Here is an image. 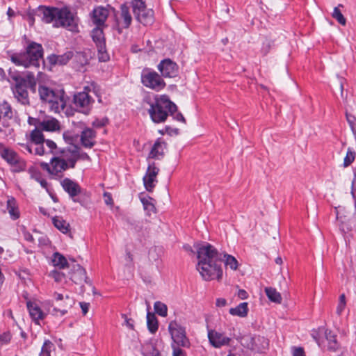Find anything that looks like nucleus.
I'll list each match as a JSON object with an SVG mask.
<instances>
[{"instance_id":"obj_38","label":"nucleus","mask_w":356,"mask_h":356,"mask_svg":"<svg viewBox=\"0 0 356 356\" xmlns=\"http://www.w3.org/2000/svg\"><path fill=\"white\" fill-rule=\"evenodd\" d=\"M339 7H343L342 4H339L338 6L334 8L332 16L340 24L345 26L346 24V19L339 10Z\"/></svg>"},{"instance_id":"obj_41","label":"nucleus","mask_w":356,"mask_h":356,"mask_svg":"<svg viewBox=\"0 0 356 356\" xmlns=\"http://www.w3.org/2000/svg\"><path fill=\"white\" fill-rule=\"evenodd\" d=\"M72 59L81 67L88 63L87 56L83 52L76 51L75 54L73 53V58Z\"/></svg>"},{"instance_id":"obj_44","label":"nucleus","mask_w":356,"mask_h":356,"mask_svg":"<svg viewBox=\"0 0 356 356\" xmlns=\"http://www.w3.org/2000/svg\"><path fill=\"white\" fill-rule=\"evenodd\" d=\"M341 207H339L338 208H336V211H337V219H340L341 220V225H340V229L343 232V233H346L349 231H350L352 229V227L351 226H349L347 222L345 221V220H343L342 219V216H339V210L340 209Z\"/></svg>"},{"instance_id":"obj_8","label":"nucleus","mask_w":356,"mask_h":356,"mask_svg":"<svg viewBox=\"0 0 356 356\" xmlns=\"http://www.w3.org/2000/svg\"><path fill=\"white\" fill-rule=\"evenodd\" d=\"M9 76L15 82V86L12 88L15 97L24 105L29 104L27 86L25 85V80L22 78V76L11 72H9Z\"/></svg>"},{"instance_id":"obj_5","label":"nucleus","mask_w":356,"mask_h":356,"mask_svg":"<svg viewBox=\"0 0 356 356\" xmlns=\"http://www.w3.org/2000/svg\"><path fill=\"white\" fill-rule=\"evenodd\" d=\"M38 93L41 102L49 106L51 111L59 113L66 106L63 90H54L45 83H39Z\"/></svg>"},{"instance_id":"obj_9","label":"nucleus","mask_w":356,"mask_h":356,"mask_svg":"<svg viewBox=\"0 0 356 356\" xmlns=\"http://www.w3.org/2000/svg\"><path fill=\"white\" fill-rule=\"evenodd\" d=\"M236 339L244 348L257 352L262 351L268 346L267 339L261 336H253L251 334L238 337Z\"/></svg>"},{"instance_id":"obj_11","label":"nucleus","mask_w":356,"mask_h":356,"mask_svg":"<svg viewBox=\"0 0 356 356\" xmlns=\"http://www.w3.org/2000/svg\"><path fill=\"white\" fill-rule=\"evenodd\" d=\"M168 330L172 339L177 345V347H190V341L186 337L185 327L177 323L175 321H171L168 325Z\"/></svg>"},{"instance_id":"obj_16","label":"nucleus","mask_w":356,"mask_h":356,"mask_svg":"<svg viewBox=\"0 0 356 356\" xmlns=\"http://www.w3.org/2000/svg\"><path fill=\"white\" fill-rule=\"evenodd\" d=\"M60 184L63 190L73 199V201L77 202L74 197L81 193V186L76 182L69 178L63 179L60 181Z\"/></svg>"},{"instance_id":"obj_52","label":"nucleus","mask_w":356,"mask_h":356,"mask_svg":"<svg viewBox=\"0 0 356 356\" xmlns=\"http://www.w3.org/2000/svg\"><path fill=\"white\" fill-rule=\"evenodd\" d=\"M346 117L352 131L356 129V118L347 112L346 113Z\"/></svg>"},{"instance_id":"obj_36","label":"nucleus","mask_w":356,"mask_h":356,"mask_svg":"<svg viewBox=\"0 0 356 356\" xmlns=\"http://www.w3.org/2000/svg\"><path fill=\"white\" fill-rule=\"evenodd\" d=\"M99 61L106 62L109 60V55L106 51V42L96 44Z\"/></svg>"},{"instance_id":"obj_10","label":"nucleus","mask_w":356,"mask_h":356,"mask_svg":"<svg viewBox=\"0 0 356 356\" xmlns=\"http://www.w3.org/2000/svg\"><path fill=\"white\" fill-rule=\"evenodd\" d=\"M90 86H86L84 90L74 95L73 104L81 113L88 115L91 111L94 99L89 95Z\"/></svg>"},{"instance_id":"obj_20","label":"nucleus","mask_w":356,"mask_h":356,"mask_svg":"<svg viewBox=\"0 0 356 356\" xmlns=\"http://www.w3.org/2000/svg\"><path fill=\"white\" fill-rule=\"evenodd\" d=\"M96 133L90 128L85 129L81 134V143L86 148H92L96 143Z\"/></svg>"},{"instance_id":"obj_37","label":"nucleus","mask_w":356,"mask_h":356,"mask_svg":"<svg viewBox=\"0 0 356 356\" xmlns=\"http://www.w3.org/2000/svg\"><path fill=\"white\" fill-rule=\"evenodd\" d=\"M143 350L145 356H162L159 350L151 343H146L143 346Z\"/></svg>"},{"instance_id":"obj_31","label":"nucleus","mask_w":356,"mask_h":356,"mask_svg":"<svg viewBox=\"0 0 356 356\" xmlns=\"http://www.w3.org/2000/svg\"><path fill=\"white\" fill-rule=\"evenodd\" d=\"M91 36L95 44L104 43L105 38L103 32V26H96L91 32Z\"/></svg>"},{"instance_id":"obj_21","label":"nucleus","mask_w":356,"mask_h":356,"mask_svg":"<svg viewBox=\"0 0 356 356\" xmlns=\"http://www.w3.org/2000/svg\"><path fill=\"white\" fill-rule=\"evenodd\" d=\"M0 156L10 165L15 164L20 157L12 149L6 147L3 143H0Z\"/></svg>"},{"instance_id":"obj_4","label":"nucleus","mask_w":356,"mask_h":356,"mask_svg":"<svg viewBox=\"0 0 356 356\" xmlns=\"http://www.w3.org/2000/svg\"><path fill=\"white\" fill-rule=\"evenodd\" d=\"M149 105L148 113L154 123L164 122L169 115L177 112V105L171 102L167 95L156 96L154 102L147 100Z\"/></svg>"},{"instance_id":"obj_48","label":"nucleus","mask_w":356,"mask_h":356,"mask_svg":"<svg viewBox=\"0 0 356 356\" xmlns=\"http://www.w3.org/2000/svg\"><path fill=\"white\" fill-rule=\"evenodd\" d=\"M159 172V169L155 165L154 163H152L149 164L145 175L156 179Z\"/></svg>"},{"instance_id":"obj_30","label":"nucleus","mask_w":356,"mask_h":356,"mask_svg":"<svg viewBox=\"0 0 356 356\" xmlns=\"http://www.w3.org/2000/svg\"><path fill=\"white\" fill-rule=\"evenodd\" d=\"M247 302L240 303L236 307L229 309V314L232 316H237L240 317H245L248 312V306Z\"/></svg>"},{"instance_id":"obj_40","label":"nucleus","mask_w":356,"mask_h":356,"mask_svg":"<svg viewBox=\"0 0 356 356\" xmlns=\"http://www.w3.org/2000/svg\"><path fill=\"white\" fill-rule=\"evenodd\" d=\"M154 308L155 312L162 317H165L168 314V307L164 303L156 301L154 302Z\"/></svg>"},{"instance_id":"obj_53","label":"nucleus","mask_w":356,"mask_h":356,"mask_svg":"<svg viewBox=\"0 0 356 356\" xmlns=\"http://www.w3.org/2000/svg\"><path fill=\"white\" fill-rule=\"evenodd\" d=\"M44 143L50 149V152L54 155L55 151H58L59 148H57L56 144L51 140H45Z\"/></svg>"},{"instance_id":"obj_6","label":"nucleus","mask_w":356,"mask_h":356,"mask_svg":"<svg viewBox=\"0 0 356 356\" xmlns=\"http://www.w3.org/2000/svg\"><path fill=\"white\" fill-rule=\"evenodd\" d=\"M134 15L138 22L145 26L151 25L154 21V13L152 9L146 7L143 0H133L131 1Z\"/></svg>"},{"instance_id":"obj_24","label":"nucleus","mask_w":356,"mask_h":356,"mask_svg":"<svg viewBox=\"0 0 356 356\" xmlns=\"http://www.w3.org/2000/svg\"><path fill=\"white\" fill-rule=\"evenodd\" d=\"M325 339L327 341V349L332 352H337L341 348L340 343L337 339V335L330 330H325Z\"/></svg>"},{"instance_id":"obj_7","label":"nucleus","mask_w":356,"mask_h":356,"mask_svg":"<svg viewBox=\"0 0 356 356\" xmlns=\"http://www.w3.org/2000/svg\"><path fill=\"white\" fill-rule=\"evenodd\" d=\"M141 83L144 86L156 91H159L165 86L162 77L156 72L147 67L142 70Z\"/></svg>"},{"instance_id":"obj_28","label":"nucleus","mask_w":356,"mask_h":356,"mask_svg":"<svg viewBox=\"0 0 356 356\" xmlns=\"http://www.w3.org/2000/svg\"><path fill=\"white\" fill-rule=\"evenodd\" d=\"M52 222L54 225L63 234L69 233V235L71 236L70 229V224L63 218L59 216H56L52 218Z\"/></svg>"},{"instance_id":"obj_47","label":"nucleus","mask_w":356,"mask_h":356,"mask_svg":"<svg viewBox=\"0 0 356 356\" xmlns=\"http://www.w3.org/2000/svg\"><path fill=\"white\" fill-rule=\"evenodd\" d=\"M30 174L31 178L35 179L36 181H40L42 178L41 172L35 166H31L28 170Z\"/></svg>"},{"instance_id":"obj_51","label":"nucleus","mask_w":356,"mask_h":356,"mask_svg":"<svg viewBox=\"0 0 356 356\" xmlns=\"http://www.w3.org/2000/svg\"><path fill=\"white\" fill-rule=\"evenodd\" d=\"M273 45V42L269 40H266L262 44V47L261 49V53L264 56L266 55L271 49Z\"/></svg>"},{"instance_id":"obj_23","label":"nucleus","mask_w":356,"mask_h":356,"mask_svg":"<svg viewBox=\"0 0 356 356\" xmlns=\"http://www.w3.org/2000/svg\"><path fill=\"white\" fill-rule=\"evenodd\" d=\"M165 147L166 143L161 138L157 139L152 147L148 158L159 159L160 156L162 157L164 155L163 150Z\"/></svg>"},{"instance_id":"obj_15","label":"nucleus","mask_w":356,"mask_h":356,"mask_svg":"<svg viewBox=\"0 0 356 356\" xmlns=\"http://www.w3.org/2000/svg\"><path fill=\"white\" fill-rule=\"evenodd\" d=\"M54 155L63 159L62 160L68 163L70 168H74L76 165L75 145L72 147L59 148L55 151Z\"/></svg>"},{"instance_id":"obj_3","label":"nucleus","mask_w":356,"mask_h":356,"mask_svg":"<svg viewBox=\"0 0 356 356\" xmlns=\"http://www.w3.org/2000/svg\"><path fill=\"white\" fill-rule=\"evenodd\" d=\"M43 53L42 44L31 41L29 42L24 53L13 54L10 60L16 65H22L26 68L31 66L39 67L40 63H44Z\"/></svg>"},{"instance_id":"obj_55","label":"nucleus","mask_w":356,"mask_h":356,"mask_svg":"<svg viewBox=\"0 0 356 356\" xmlns=\"http://www.w3.org/2000/svg\"><path fill=\"white\" fill-rule=\"evenodd\" d=\"M50 275L55 280L56 282H58L62 280L64 277V274L57 270H53L51 272Z\"/></svg>"},{"instance_id":"obj_35","label":"nucleus","mask_w":356,"mask_h":356,"mask_svg":"<svg viewBox=\"0 0 356 356\" xmlns=\"http://www.w3.org/2000/svg\"><path fill=\"white\" fill-rule=\"evenodd\" d=\"M31 143L40 145L44 143V137L42 131L37 128L34 129L30 134Z\"/></svg>"},{"instance_id":"obj_14","label":"nucleus","mask_w":356,"mask_h":356,"mask_svg":"<svg viewBox=\"0 0 356 356\" xmlns=\"http://www.w3.org/2000/svg\"><path fill=\"white\" fill-rule=\"evenodd\" d=\"M208 339L211 345L216 348H220L222 346H229L232 339L225 337L222 333L213 330L208 331Z\"/></svg>"},{"instance_id":"obj_56","label":"nucleus","mask_w":356,"mask_h":356,"mask_svg":"<svg viewBox=\"0 0 356 356\" xmlns=\"http://www.w3.org/2000/svg\"><path fill=\"white\" fill-rule=\"evenodd\" d=\"M108 122V119L107 118H104V119H102V120H96L93 122L92 124L93 126L96 127H102L104 126H105Z\"/></svg>"},{"instance_id":"obj_39","label":"nucleus","mask_w":356,"mask_h":356,"mask_svg":"<svg viewBox=\"0 0 356 356\" xmlns=\"http://www.w3.org/2000/svg\"><path fill=\"white\" fill-rule=\"evenodd\" d=\"M0 113L3 114V117L8 119H11L13 116L11 106L6 101L1 104Z\"/></svg>"},{"instance_id":"obj_59","label":"nucleus","mask_w":356,"mask_h":356,"mask_svg":"<svg viewBox=\"0 0 356 356\" xmlns=\"http://www.w3.org/2000/svg\"><path fill=\"white\" fill-rule=\"evenodd\" d=\"M105 203L108 205H113V201L110 193L105 192L104 193Z\"/></svg>"},{"instance_id":"obj_19","label":"nucleus","mask_w":356,"mask_h":356,"mask_svg":"<svg viewBox=\"0 0 356 356\" xmlns=\"http://www.w3.org/2000/svg\"><path fill=\"white\" fill-rule=\"evenodd\" d=\"M70 275V279L76 284H81L83 282H87L86 271L79 264H73Z\"/></svg>"},{"instance_id":"obj_58","label":"nucleus","mask_w":356,"mask_h":356,"mask_svg":"<svg viewBox=\"0 0 356 356\" xmlns=\"http://www.w3.org/2000/svg\"><path fill=\"white\" fill-rule=\"evenodd\" d=\"M43 144L44 143H41L40 145H35L36 147L34 149L35 154L42 156L44 154V148Z\"/></svg>"},{"instance_id":"obj_64","label":"nucleus","mask_w":356,"mask_h":356,"mask_svg":"<svg viewBox=\"0 0 356 356\" xmlns=\"http://www.w3.org/2000/svg\"><path fill=\"white\" fill-rule=\"evenodd\" d=\"M173 117V118L177 121H180V122H185L186 120H185V118L183 116V115L179 113V112H175L174 113V115H172Z\"/></svg>"},{"instance_id":"obj_32","label":"nucleus","mask_w":356,"mask_h":356,"mask_svg":"<svg viewBox=\"0 0 356 356\" xmlns=\"http://www.w3.org/2000/svg\"><path fill=\"white\" fill-rule=\"evenodd\" d=\"M22 78L25 80V85L27 86V88H29L33 93L36 92L37 82L34 76V74L31 72H27Z\"/></svg>"},{"instance_id":"obj_27","label":"nucleus","mask_w":356,"mask_h":356,"mask_svg":"<svg viewBox=\"0 0 356 356\" xmlns=\"http://www.w3.org/2000/svg\"><path fill=\"white\" fill-rule=\"evenodd\" d=\"M7 210L13 220H16L19 217V211L18 210L16 200L13 197H8L7 200Z\"/></svg>"},{"instance_id":"obj_43","label":"nucleus","mask_w":356,"mask_h":356,"mask_svg":"<svg viewBox=\"0 0 356 356\" xmlns=\"http://www.w3.org/2000/svg\"><path fill=\"white\" fill-rule=\"evenodd\" d=\"M156 179L148 177L147 175H145L143 177V183L145 189L149 191L152 192L153 188H154V182H156Z\"/></svg>"},{"instance_id":"obj_54","label":"nucleus","mask_w":356,"mask_h":356,"mask_svg":"<svg viewBox=\"0 0 356 356\" xmlns=\"http://www.w3.org/2000/svg\"><path fill=\"white\" fill-rule=\"evenodd\" d=\"M293 356H305V353L302 347H293L292 348Z\"/></svg>"},{"instance_id":"obj_1","label":"nucleus","mask_w":356,"mask_h":356,"mask_svg":"<svg viewBox=\"0 0 356 356\" xmlns=\"http://www.w3.org/2000/svg\"><path fill=\"white\" fill-rule=\"evenodd\" d=\"M195 248L198 259L197 270L204 280H221L222 262L232 270H237L238 262L234 256L225 252H219L216 248L208 243H198Z\"/></svg>"},{"instance_id":"obj_2","label":"nucleus","mask_w":356,"mask_h":356,"mask_svg":"<svg viewBox=\"0 0 356 356\" xmlns=\"http://www.w3.org/2000/svg\"><path fill=\"white\" fill-rule=\"evenodd\" d=\"M35 13L42 16L46 23L54 22L56 26L65 27L71 31H75L77 29L76 19L67 8L39 6Z\"/></svg>"},{"instance_id":"obj_57","label":"nucleus","mask_w":356,"mask_h":356,"mask_svg":"<svg viewBox=\"0 0 356 356\" xmlns=\"http://www.w3.org/2000/svg\"><path fill=\"white\" fill-rule=\"evenodd\" d=\"M172 356H186L184 351L179 347H176L175 346L172 345Z\"/></svg>"},{"instance_id":"obj_61","label":"nucleus","mask_w":356,"mask_h":356,"mask_svg":"<svg viewBox=\"0 0 356 356\" xmlns=\"http://www.w3.org/2000/svg\"><path fill=\"white\" fill-rule=\"evenodd\" d=\"M79 304H80V307L81 308L83 314L86 315L88 312L90 304L88 302H81Z\"/></svg>"},{"instance_id":"obj_62","label":"nucleus","mask_w":356,"mask_h":356,"mask_svg":"<svg viewBox=\"0 0 356 356\" xmlns=\"http://www.w3.org/2000/svg\"><path fill=\"white\" fill-rule=\"evenodd\" d=\"M346 305V302H339L338 303L337 307V315L340 316L343 311L344 310Z\"/></svg>"},{"instance_id":"obj_17","label":"nucleus","mask_w":356,"mask_h":356,"mask_svg":"<svg viewBox=\"0 0 356 356\" xmlns=\"http://www.w3.org/2000/svg\"><path fill=\"white\" fill-rule=\"evenodd\" d=\"M63 159L57 157L56 155L50 160L51 165V175L56 176L58 178H61L63 176V172L70 168L68 163L62 160Z\"/></svg>"},{"instance_id":"obj_18","label":"nucleus","mask_w":356,"mask_h":356,"mask_svg":"<svg viewBox=\"0 0 356 356\" xmlns=\"http://www.w3.org/2000/svg\"><path fill=\"white\" fill-rule=\"evenodd\" d=\"M108 15L109 11L107 8L103 6H98L93 9L91 13V20L96 26H104Z\"/></svg>"},{"instance_id":"obj_33","label":"nucleus","mask_w":356,"mask_h":356,"mask_svg":"<svg viewBox=\"0 0 356 356\" xmlns=\"http://www.w3.org/2000/svg\"><path fill=\"white\" fill-rule=\"evenodd\" d=\"M52 262L54 266L58 267L60 269L68 267V262L66 258L59 252H55L53 254Z\"/></svg>"},{"instance_id":"obj_26","label":"nucleus","mask_w":356,"mask_h":356,"mask_svg":"<svg viewBox=\"0 0 356 356\" xmlns=\"http://www.w3.org/2000/svg\"><path fill=\"white\" fill-rule=\"evenodd\" d=\"M39 127L44 131H54L60 129L58 121L55 118L43 120L40 122Z\"/></svg>"},{"instance_id":"obj_60","label":"nucleus","mask_w":356,"mask_h":356,"mask_svg":"<svg viewBox=\"0 0 356 356\" xmlns=\"http://www.w3.org/2000/svg\"><path fill=\"white\" fill-rule=\"evenodd\" d=\"M149 259L152 261V260H154V261H156L159 258V255L156 252V250L155 248L154 249H151L149 252Z\"/></svg>"},{"instance_id":"obj_29","label":"nucleus","mask_w":356,"mask_h":356,"mask_svg":"<svg viewBox=\"0 0 356 356\" xmlns=\"http://www.w3.org/2000/svg\"><path fill=\"white\" fill-rule=\"evenodd\" d=\"M149 305H147V325L149 331L154 334L158 330L159 325L157 318L154 313L149 312Z\"/></svg>"},{"instance_id":"obj_34","label":"nucleus","mask_w":356,"mask_h":356,"mask_svg":"<svg viewBox=\"0 0 356 356\" xmlns=\"http://www.w3.org/2000/svg\"><path fill=\"white\" fill-rule=\"evenodd\" d=\"M265 292L268 299L275 303H281L282 296L281 294L276 291L275 289L272 287H267L265 289Z\"/></svg>"},{"instance_id":"obj_25","label":"nucleus","mask_w":356,"mask_h":356,"mask_svg":"<svg viewBox=\"0 0 356 356\" xmlns=\"http://www.w3.org/2000/svg\"><path fill=\"white\" fill-rule=\"evenodd\" d=\"M73 58L72 51H67L63 55L52 54L48 56L49 62L52 65H65L70 59Z\"/></svg>"},{"instance_id":"obj_22","label":"nucleus","mask_w":356,"mask_h":356,"mask_svg":"<svg viewBox=\"0 0 356 356\" xmlns=\"http://www.w3.org/2000/svg\"><path fill=\"white\" fill-rule=\"evenodd\" d=\"M27 308L31 318L36 324H39V320H42L44 318L45 314L37 304L29 301L27 302Z\"/></svg>"},{"instance_id":"obj_13","label":"nucleus","mask_w":356,"mask_h":356,"mask_svg":"<svg viewBox=\"0 0 356 356\" xmlns=\"http://www.w3.org/2000/svg\"><path fill=\"white\" fill-rule=\"evenodd\" d=\"M121 20H116V29L118 33H122V29H128L131 24L132 17L131 15L129 8L127 4H122L120 6Z\"/></svg>"},{"instance_id":"obj_50","label":"nucleus","mask_w":356,"mask_h":356,"mask_svg":"<svg viewBox=\"0 0 356 356\" xmlns=\"http://www.w3.org/2000/svg\"><path fill=\"white\" fill-rule=\"evenodd\" d=\"M150 200H152L151 197H149V200L146 198H141V202L143 204L144 209L145 210H147L150 212H155L156 208L154 207V204L150 202Z\"/></svg>"},{"instance_id":"obj_46","label":"nucleus","mask_w":356,"mask_h":356,"mask_svg":"<svg viewBox=\"0 0 356 356\" xmlns=\"http://www.w3.org/2000/svg\"><path fill=\"white\" fill-rule=\"evenodd\" d=\"M14 169L13 172H19L24 171L26 167V163L24 160L21 158L17 159V161L15 164L11 165Z\"/></svg>"},{"instance_id":"obj_45","label":"nucleus","mask_w":356,"mask_h":356,"mask_svg":"<svg viewBox=\"0 0 356 356\" xmlns=\"http://www.w3.org/2000/svg\"><path fill=\"white\" fill-rule=\"evenodd\" d=\"M53 343L49 340H45L41 349L40 356H51V348Z\"/></svg>"},{"instance_id":"obj_49","label":"nucleus","mask_w":356,"mask_h":356,"mask_svg":"<svg viewBox=\"0 0 356 356\" xmlns=\"http://www.w3.org/2000/svg\"><path fill=\"white\" fill-rule=\"evenodd\" d=\"M79 147L77 145H75V158H76V163L79 160H87V161H91L90 157L89 155L86 152H79Z\"/></svg>"},{"instance_id":"obj_63","label":"nucleus","mask_w":356,"mask_h":356,"mask_svg":"<svg viewBox=\"0 0 356 356\" xmlns=\"http://www.w3.org/2000/svg\"><path fill=\"white\" fill-rule=\"evenodd\" d=\"M63 138L69 144H72L74 140L73 136L69 132L63 133Z\"/></svg>"},{"instance_id":"obj_42","label":"nucleus","mask_w":356,"mask_h":356,"mask_svg":"<svg viewBox=\"0 0 356 356\" xmlns=\"http://www.w3.org/2000/svg\"><path fill=\"white\" fill-rule=\"evenodd\" d=\"M355 151L349 147L348 148L346 155L343 159V165L344 168L348 167L355 160Z\"/></svg>"},{"instance_id":"obj_12","label":"nucleus","mask_w":356,"mask_h":356,"mask_svg":"<svg viewBox=\"0 0 356 356\" xmlns=\"http://www.w3.org/2000/svg\"><path fill=\"white\" fill-rule=\"evenodd\" d=\"M157 68L161 75L165 78L176 77L179 73L177 64L170 58H165L161 60L158 65Z\"/></svg>"}]
</instances>
